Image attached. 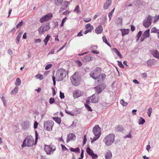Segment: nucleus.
Masks as SVG:
<instances>
[{"instance_id": "f257e3e1", "label": "nucleus", "mask_w": 159, "mask_h": 159, "mask_svg": "<svg viewBox=\"0 0 159 159\" xmlns=\"http://www.w3.org/2000/svg\"><path fill=\"white\" fill-rule=\"evenodd\" d=\"M66 70L63 68L59 69L56 72V78L57 81L62 80L66 76Z\"/></svg>"}, {"instance_id": "f03ea898", "label": "nucleus", "mask_w": 159, "mask_h": 159, "mask_svg": "<svg viewBox=\"0 0 159 159\" xmlns=\"http://www.w3.org/2000/svg\"><path fill=\"white\" fill-rule=\"evenodd\" d=\"M115 135L113 134H110L106 136L103 139L105 144L109 146L111 145L115 141Z\"/></svg>"}, {"instance_id": "7ed1b4c3", "label": "nucleus", "mask_w": 159, "mask_h": 159, "mask_svg": "<svg viewBox=\"0 0 159 159\" xmlns=\"http://www.w3.org/2000/svg\"><path fill=\"white\" fill-rule=\"evenodd\" d=\"M34 139L32 136H27L23 142L21 147L24 148L25 147H31L34 144Z\"/></svg>"}, {"instance_id": "20e7f679", "label": "nucleus", "mask_w": 159, "mask_h": 159, "mask_svg": "<svg viewBox=\"0 0 159 159\" xmlns=\"http://www.w3.org/2000/svg\"><path fill=\"white\" fill-rule=\"evenodd\" d=\"M70 80L72 84L75 86H78L80 83V77L78 72H75L74 74L70 77Z\"/></svg>"}, {"instance_id": "39448f33", "label": "nucleus", "mask_w": 159, "mask_h": 159, "mask_svg": "<svg viewBox=\"0 0 159 159\" xmlns=\"http://www.w3.org/2000/svg\"><path fill=\"white\" fill-rule=\"evenodd\" d=\"M50 29L49 23H47L42 25L38 29V31L39 34H44L46 31Z\"/></svg>"}, {"instance_id": "423d86ee", "label": "nucleus", "mask_w": 159, "mask_h": 159, "mask_svg": "<svg viewBox=\"0 0 159 159\" xmlns=\"http://www.w3.org/2000/svg\"><path fill=\"white\" fill-rule=\"evenodd\" d=\"M54 123L52 120H48L44 122V129L48 131H51L52 130V127Z\"/></svg>"}, {"instance_id": "0eeeda50", "label": "nucleus", "mask_w": 159, "mask_h": 159, "mask_svg": "<svg viewBox=\"0 0 159 159\" xmlns=\"http://www.w3.org/2000/svg\"><path fill=\"white\" fill-rule=\"evenodd\" d=\"M101 70L102 69L100 68H96L91 72L90 76L94 79H96L97 77L101 74Z\"/></svg>"}, {"instance_id": "6e6552de", "label": "nucleus", "mask_w": 159, "mask_h": 159, "mask_svg": "<svg viewBox=\"0 0 159 159\" xmlns=\"http://www.w3.org/2000/svg\"><path fill=\"white\" fill-rule=\"evenodd\" d=\"M56 147L52 145H45L44 150L47 154L50 155L52 154L56 150Z\"/></svg>"}, {"instance_id": "1a4fd4ad", "label": "nucleus", "mask_w": 159, "mask_h": 159, "mask_svg": "<svg viewBox=\"0 0 159 159\" xmlns=\"http://www.w3.org/2000/svg\"><path fill=\"white\" fill-rule=\"evenodd\" d=\"M152 18L150 16H148L144 20L143 25L146 28H148L151 25Z\"/></svg>"}, {"instance_id": "9d476101", "label": "nucleus", "mask_w": 159, "mask_h": 159, "mask_svg": "<svg viewBox=\"0 0 159 159\" xmlns=\"http://www.w3.org/2000/svg\"><path fill=\"white\" fill-rule=\"evenodd\" d=\"M101 129L98 125H96L93 128V131L95 136L100 137L101 134Z\"/></svg>"}, {"instance_id": "9b49d317", "label": "nucleus", "mask_w": 159, "mask_h": 159, "mask_svg": "<svg viewBox=\"0 0 159 159\" xmlns=\"http://www.w3.org/2000/svg\"><path fill=\"white\" fill-rule=\"evenodd\" d=\"M52 16L51 13H49L41 18L39 21L41 23L44 22H46L50 20Z\"/></svg>"}, {"instance_id": "f8f14e48", "label": "nucleus", "mask_w": 159, "mask_h": 159, "mask_svg": "<svg viewBox=\"0 0 159 159\" xmlns=\"http://www.w3.org/2000/svg\"><path fill=\"white\" fill-rule=\"evenodd\" d=\"M86 152L89 155L92 157L93 159H96L98 158L97 155L94 153L93 151L89 147L86 148Z\"/></svg>"}, {"instance_id": "ddd939ff", "label": "nucleus", "mask_w": 159, "mask_h": 159, "mask_svg": "<svg viewBox=\"0 0 159 159\" xmlns=\"http://www.w3.org/2000/svg\"><path fill=\"white\" fill-rule=\"evenodd\" d=\"M105 86L103 84H101L94 88L96 93L99 94L105 88Z\"/></svg>"}, {"instance_id": "4468645a", "label": "nucleus", "mask_w": 159, "mask_h": 159, "mask_svg": "<svg viewBox=\"0 0 159 159\" xmlns=\"http://www.w3.org/2000/svg\"><path fill=\"white\" fill-rule=\"evenodd\" d=\"M150 36V30L148 29L146 30L142 35V36L140 39V41L142 42L144 39L146 38H148Z\"/></svg>"}, {"instance_id": "2eb2a0df", "label": "nucleus", "mask_w": 159, "mask_h": 159, "mask_svg": "<svg viewBox=\"0 0 159 159\" xmlns=\"http://www.w3.org/2000/svg\"><path fill=\"white\" fill-rule=\"evenodd\" d=\"M73 93L74 98H76L81 96L83 94V93L79 90L74 91Z\"/></svg>"}, {"instance_id": "dca6fc26", "label": "nucleus", "mask_w": 159, "mask_h": 159, "mask_svg": "<svg viewBox=\"0 0 159 159\" xmlns=\"http://www.w3.org/2000/svg\"><path fill=\"white\" fill-rule=\"evenodd\" d=\"M89 100H90L91 102L93 103H97L98 102L99 100L98 96V95L93 94L89 98Z\"/></svg>"}, {"instance_id": "f3484780", "label": "nucleus", "mask_w": 159, "mask_h": 159, "mask_svg": "<svg viewBox=\"0 0 159 159\" xmlns=\"http://www.w3.org/2000/svg\"><path fill=\"white\" fill-rule=\"evenodd\" d=\"M106 75L104 74H100L97 77L96 80L98 82L101 83L105 79Z\"/></svg>"}, {"instance_id": "a211bd4d", "label": "nucleus", "mask_w": 159, "mask_h": 159, "mask_svg": "<svg viewBox=\"0 0 159 159\" xmlns=\"http://www.w3.org/2000/svg\"><path fill=\"white\" fill-rule=\"evenodd\" d=\"M75 139L76 136L73 133H70L67 135L66 142L68 143L70 140H75Z\"/></svg>"}, {"instance_id": "6ab92c4d", "label": "nucleus", "mask_w": 159, "mask_h": 159, "mask_svg": "<svg viewBox=\"0 0 159 159\" xmlns=\"http://www.w3.org/2000/svg\"><path fill=\"white\" fill-rule=\"evenodd\" d=\"M106 159H111L112 157V154L110 150L107 151L105 154Z\"/></svg>"}, {"instance_id": "aec40b11", "label": "nucleus", "mask_w": 159, "mask_h": 159, "mask_svg": "<svg viewBox=\"0 0 159 159\" xmlns=\"http://www.w3.org/2000/svg\"><path fill=\"white\" fill-rule=\"evenodd\" d=\"M103 30V28L102 26L99 25L96 27L95 30V33L98 34L102 33Z\"/></svg>"}, {"instance_id": "412c9836", "label": "nucleus", "mask_w": 159, "mask_h": 159, "mask_svg": "<svg viewBox=\"0 0 159 159\" xmlns=\"http://www.w3.org/2000/svg\"><path fill=\"white\" fill-rule=\"evenodd\" d=\"M153 56L155 58L159 59V52L156 50H154L151 52Z\"/></svg>"}, {"instance_id": "4be33fe9", "label": "nucleus", "mask_w": 159, "mask_h": 159, "mask_svg": "<svg viewBox=\"0 0 159 159\" xmlns=\"http://www.w3.org/2000/svg\"><path fill=\"white\" fill-rule=\"evenodd\" d=\"M111 0H107L104 6V8L105 9H107L108 7L111 5Z\"/></svg>"}, {"instance_id": "5701e85b", "label": "nucleus", "mask_w": 159, "mask_h": 159, "mask_svg": "<svg viewBox=\"0 0 159 159\" xmlns=\"http://www.w3.org/2000/svg\"><path fill=\"white\" fill-rule=\"evenodd\" d=\"M85 29L88 30H90L92 31V30L93 29V26L91 25L90 24H88L85 25Z\"/></svg>"}, {"instance_id": "b1692460", "label": "nucleus", "mask_w": 159, "mask_h": 159, "mask_svg": "<svg viewBox=\"0 0 159 159\" xmlns=\"http://www.w3.org/2000/svg\"><path fill=\"white\" fill-rule=\"evenodd\" d=\"M23 34V32H20L18 34V36L16 37V43H17L18 44L19 43L20 40V38L21 37L22 35Z\"/></svg>"}, {"instance_id": "393cba45", "label": "nucleus", "mask_w": 159, "mask_h": 159, "mask_svg": "<svg viewBox=\"0 0 159 159\" xmlns=\"http://www.w3.org/2000/svg\"><path fill=\"white\" fill-rule=\"evenodd\" d=\"M50 37V36L48 34L47 35L46 37L44 39L43 42H44V44L46 45H47L48 42L49 40Z\"/></svg>"}, {"instance_id": "a878e982", "label": "nucleus", "mask_w": 159, "mask_h": 159, "mask_svg": "<svg viewBox=\"0 0 159 159\" xmlns=\"http://www.w3.org/2000/svg\"><path fill=\"white\" fill-rule=\"evenodd\" d=\"M92 60V57L89 56H87L84 58V61L85 62L89 61Z\"/></svg>"}, {"instance_id": "bb28decb", "label": "nucleus", "mask_w": 159, "mask_h": 159, "mask_svg": "<svg viewBox=\"0 0 159 159\" xmlns=\"http://www.w3.org/2000/svg\"><path fill=\"white\" fill-rule=\"evenodd\" d=\"M18 89L19 88L17 86L15 87L14 89L11 91V94H16L18 92Z\"/></svg>"}, {"instance_id": "cd10ccee", "label": "nucleus", "mask_w": 159, "mask_h": 159, "mask_svg": "<svg viewBox=\"0 0 159 159\" xmlns=\"http://www.w3.org/2000/svg\"><path fill=\"white\" fill-rule=\"evenodd\" d=\"M63 1V0H55L54 2L56 5L59 6L62 4Z\"/></svg>"}, {"instance_id": "c85d7f7f", "label": "nucleus", "mask_w": 159, "mask_h": 159, "mask_svg": "<svg viewBox=\"0 0 159 159\" xmlns=\"http://www.w3.org/2000/svg\"><path fill=\"white\" fill-rule=\"evenodd\" d=\"M70 151L75 152L76 153H79L80 152V149L79 148H77L76 149L70 148Z\"/></svg>"}, {"instance_id": "c756f323", "label": "nucleus", "mask_w": 159, "mask_h": 159, "mask_svg": "<svg viewBox=\"0 0 159 159\" xmlns=\"http://www.w3.org/2000/svg\"><path fill=\"white\" fill-rule=\"evenodd\" d=\"M121 31L122 36H123L124 35L128 34L129 32V29H122Z\"/></svg>"}, {"instance_id": "7c9ffc66", "label": "nucleus", "mask_w": 159, "mask_h": 159, "mask_svg": "<svg viewBox=\"0 0 159 159\" xmlns=\"http://www.w3.org/2000/svg\"><path fill=\"white\" fill-rule=\"evenodd\" d=\"M0 97L1 98L2 101H3V104L4 106H6L7 105V102H6V100L5 98V97L3 96V94H2L0 95Z\"/></svg>"}, {"instance_id": "2f4dec72", "label": "nucleus", "mask_w": 159, "mask_h": 159, "mask_svg": "<svg viewBox=\"0 0 159 159\" xmlns=\"http://www.w3.org/2000/svg\"><path fill=\"white\" fill-rule=\"evenodd\" d=\"M145 120L142 117H140L139 120V125H143L145 122Z\"/></svg>"}, {"instance_id": "473e14b6", "label": "nucleus", "mask_w": 159, "mask_h": 159, "mask_svg": "<svg viewBox=\"0 0 159 159\" xmlns=\"http://www.w3.org/2000/svg\"><path fill=\"white\" fill-rule=\"evenodd\" d=\"M52 118L58 124H60L61 123V119L60 118L56 117H53Z\"/></svg>"}, {"instance_id": "72a5a7b5", "label": "nucleus", "mask_w": 159, "mask_h": 159, "mask_svg": "<svg viewBox=\"0 0 159 159\" xmlns=\"http://www.w3.org/2000/svg\"><path fill=\"white\" fill-rule=\"evenodd\" d=\"M21 83V81L20 79L19 78H17L16 79V82L15 83V85H16L19 86L20 85Z\"/></svg>"}, {"instance_id": "f704fd0d", "label": "nucleus", "mask_w": 159, "mask_h": 159, "mask_svg": "<svg viewBox=\"0 0 159 159\" xmlns=\"http://www.w3.org/2000/svg\"><path fill=\"white\" fill-rule=\"evenodd\" d=\"M122 22V19L121 17L118 18L116 20V22L118 24H121Z\"/></svg>"}, {"instance_id": "c9c22d12", "label": "nucleus", "mask_w": 159, "mask_h": 159, "mask_svg": "<svg viewBox=\"0 0 159 159\" xmlns=\"http://www.w3.org/2000/svg\"><path fill=\"white\" fill-rule=\"evenodd\" d=\"M35 77L36 79H39L40 80H41L43 79V75L40 74H38L37 75L35 76Z\"/></svg>"}, {"instance_id": "e433bc0d", "label": "nucleus", "mask_w": 159, "mask_h": 159, "mask_svg": "<svg viewBox=\"0 0 159 159\" xmlns=\"http://www.w3.org/2000/svg\"><path fill=\"white\" fill-rule=\"evenodd\" d=\"M76 125V123L74 121H73L72 124L69 126V128H70L72 129L75 128Z\"/></svg>"}, {"instance_id": "4c0bfd02", "label": "nucleus", "mask_w": 159, "mask_h": 159, "mask_svg": "<svg viewBox=\"0 0 159 159\" xmlns=\"http://www.w3.org/2000/svg\"><path fill=\"white\" fill-rule=\"evenodd\" d=\"M74 11L76 12L77 13H79L80 12V7L79 6H76Z\"/></svg>"}, {"instance_id": "58836bf2", "label": "nucleus", "mask_w": 159, "mask_h": 159, "mask_svg": "<svg viewBox=\"0 0 159 159\" xmlns=\"http://www.w3.org/2000/svg\"><path fill=\"white\" fill-rule=\"evenodd\" d=\"M102 38L103 41V42L105 43L108 46H110L109 43L107 42V39H106V37H105V36H103Z\"/></svg>"}, {"instance_id": "ea45409f", "label": "nucleus", "mask_w": 159, "mask_h": 159, "mask_svg": "<svg viewBox=\"0 0 159 159\" xmlns=\"http://www.w3.org/2000/svg\"><path fill=\"white\" fill-rule=\"evenodd\" d=\"M120 103L124 107L126 106L127 105V103L125 102L123 99H121L120 101Z\"/></svg>"}, {"instance_id": "a19ab883", "label": "nucleus", "mask_w": 159, "mask_h": 159, "mask_svg": "<svg viewBox=\"0 0 159 159\" xmlns=\"http://www.w3.org/2000/svg\"><path fill=\"white\" fill-rule=\"evenodd\" d=\"M70 4V2L65 1L63 2L64 6L65 7H67Z\"/></svg>"}, {"instance_id": "79ce46f5", "label": "nucleus", "mask_w": 159, "mask_h": 159, "mask_svg": "<svg viewBox=\"0 0 159 159\" xmlns=\"http://www.w3.org/2000/svg\"><path fill=\"white\" fill-rule=\"evenodd\" d=\"M142 34V31H140L138 33V34H137V36H136V37L137 38V39L136 40V41H138V40H139V38L141 36V35Z\"/></svg>"}, {"instance_id": "37998d69", "label": "nucleus", "mask_w": 159, "mask_h": 159, "mask_svg": "<svg viewBox=\"0 0 159 159\" xmlns=\"http://www.w3.org/2000/svg\"><path fill=\"white\" fill-rule=\"evenodd\" d=\"M152 111V109L151 107H150L148 109V117H150Z\"/></svg>"}, {"instance_id": "c03bdc74", "label": "nucleus", "mask_w": 159, "mask_h": 159, "mask_svg": "<svg viewBox=\"0 0 159 159\" xmlns=\"http://www.w3.org/2000/svg\"><path fill=\"white\" fill-rule=\"evenodd\" d=\"M23 21H21L19 23H18L17 25H16V27L17 28H18L21 26H22L23 25Z\"/></svg>"}, {"instance_id": "a18cd8bd", "label": "nucleus", "mask_w": 159, "mask_h": 159, "mask_svg": "<svg viewBox=\"0 0 159 159\" xmlns=\"http://www.w3.org/2000/svg\"><path fill=\"white\" fill-rule=\"evenodd\" d=\"M85 106L86 109L88 111H92V109H91V107L88 104H85Z\"/></svg>"}, {"instance_id": "49530a36", "label": "nucleus", "mask_w": 159, "mask_h": 159, "mask_svg": "<svg viewBox=\"0 0 159 159\" xmlns=\"http://www.w3.org/2000/svg\"><path fill=\"white\" fill-rule=\"evenodd\" d=\"M52 66V65L51 64H49L46 65V67H45V69L46 70H48L51 68Z\"/></svg>"}, {"instance_id": "de8ad7c7", "label": "nucleus", "mask_w": 159, "mask_h": 159, "mask_svg": "<svg viewBox=\"0 0 159 159\" xmlns=\"http://www.w3.org/2000/svg\"><path fill=\"white\" fill-rule=\"evenodd\" d=\"M83 20L85 22H88L91 20V18H84L83 19Z\"/></svg>"}, {"instance_id": "09e8293b", "label": "nucleus", "mask_w": 159, "mask_h": 159, "mask_svg": "<svg viewBox=\"0 0 159 159\" xmlns=\"http://www.w3.org/2000/svg\"><path fill=\"white\" fill-rule=\"evenodd\" d=\"M118 66L121 68H123L124 67V66L122 64V62L120 61H118Z\"/></svg>"}, {"instance_id": "8fccbe9b", "label": "nucleus", "mask_w": 159, "mask_h": 159, "mask_svg": "<svg viewBox=\"0 0 159 159\" xmlns=\"http://www.w3.org/2000/svg\"><path fill=\"white\" fill-rule=\"evenodd\" d=\"M7 52L8 54L10 55H12L13 54V52L12 50L10 49H9L7 51Z\"/></svg>"}, {"instance_id": "3c124183", "label": "nucleus", "mask_w": 159, "mask_h": 159, "mask_svg": "<svg viewBox=\"0 0 159 159\" xmlns=\"http://www.w3.org/2000/svg\"><path fill=\"white\" fill-rule=\"evenodd\" d=\"M55 99L54 98H51L49 99V103L51 104H52L55 102Z\"/></svg>"}, {"instance_id": "603ef678", "label": "nucleus", "mask_w": 159, "mask_h": 159, "mask_svg": "<svg viewBox=\"0 0 159 159\" xmlns=\"http://www.w3.org/2000/svg\"><path fill=\"white\" fill-rule=\"evenodd\" d=\"M97 137H94L93 139L91 140V142L92 143H93L94 141L97 140L100 137L98 136H96Z\"/></svg>"}, {"instance_id": "864d4df0", "label": "nucleus", "mask_w": 159, "mask_h": 159, "mask_svg": "<svg viewBox=\"0 0 159 159\" xmlns=\"http://www.w3.org/2000/svg\"><path fill=\"white\" fill-rule=\"evenodd\" d=\"M154 22L155 23L159 19V15L156 16L155 17H154Z\"/></svg>"}, {"instance_id": "5fc2aeb1", "label": "nucleus", "mask_w": 159, "mask_h": 159, "mask_svg": "<svg viewBox=\"0 0 159 159\" xmlns=\"http://www.w3.org/2000/svg\"><path fill=\"white\" fill-rule=\"evenodd\" d=\"M60 97L61 99L63 98H64V93H62L61 91H60Z\"/></svg>"}, {"instance_id": "6e6d98bb", "label": "nucleus", "mask_w": 159, "mask_h": 159, "mask_svg": "<svg viewBox=\"0 0 159 159\" xmlns=\"http://www.w3.org/2000/svg\"><path fill=\"white\" fill-rule=\"evenodd\" d=\"M42 41V40L40 39H35L34 43H40Z\"/></svg>"}, {"instance_id": "4d7b16f0", "label": "nucleus", "mask_w": 159, "mask_h": 159, "mask_svg": "<svg viewBox=\"0 0 159 159\" xmlns=\"http://www.w3.org/2000/svg\"><path fill=\"white\" fill-rule=\"evenodd\" d=\"M35 141L36 142H37L38 139V133L37 131H35Z\"/></svg>"}, {"instance_id": "13d9d810", "label": "nucleus", "mask_w": 159, "mask_h": 159, "mask_svg": "<svg viewBox=\"0 0 159 159\" xmlns=\"http://www.w3.org/2000/svg\"><path fill=\"white\" fill-rule=\"evenodd\" d=\"M61 146L62 150H64V151H66L68 150V149L63 145L61 144Z\"/></svg>"}, {"instance_id": "bf43d9fd", "label": "nucleus", "mask_w": 159, "mask_h": 159, "mask_svg": "<svg viewBox=\"0 0 159 159\" xmlns=\"http://www.w3.org/2000/svg\"><path fill=\"white\" fill-rule=\"evenodd\" d=\"M66 43L64 45H63L61 48H60L57 51V52H58L60 51H61V50H62L63 48H64L65 46H66Z\"/></svg>"}, {"instance_id": "052dcab7", "label": "nucleus", "mask_w": 159, "mask_h": 159, "mask_svg": "<svg viewBox=\"0 0 159 159\" xmlns=\"http://www.w3.org/2000/svg\"><path fill=\"white\" fill-rule=\"evenodd\" d=\"M54 52V49H52L48 53V55L53 54Z\"/></svg>"}, {"instance_id": "680f3d73", "label": "nucleus", "mask_w": 159, "mask_h": 159, "mask_svg": "<svg viewBox=\"0 0 159 159\" xmlns=\"http://www.w3.org/2000/svg\"><path fill=\"white\" fill-rule=\"evenodd\" d=\"M87 139H86V135H85L84 136V139L83 141V144H84L87 141Z\"/></svg>"}, {"instance_id": "e2e57ef3", "label": "nucleus", "mask_w": 159, "mask_h": 159, "mask_svg": "<svg viewBox=\"0 0 159 159\" xmlns=\"http://www.w3.org/2000/svg\"><path fill=\"white\" fill-rule=\"evenodd\" d=\"M70 12L68 11H65V12H63V14H62V15H68L70 13Z\"/></svg>"}, {"instance_id": "0e129e2a", "label": "nucleus", "mask_w": 159, "mask_h": 159, "mask_svg": "<svg viewBox=\"0 0 159 159\" xmlns=\"http://www.w3.org/2000/svg\"><path fill=\"white\" fill-rule=\"evenodd\" d=\"M38 125V123L36 121H35L34 122V127L35 129H36L37 128Z\"/></svg>"}, {"instance_id": "69168bd1", "label": "nucleus", "mask_w": 159, "mask_h": 159, "mask_svg": "<svg viewBox=\"0 0 159 159\" xmlns=\"http://www.w3.org/2000/svg\"><path fill=\"white\" fill-rule=\"evenodd\" d=\"M157 30L155 28L153 27L151 29V33L156 32Z\"/></svg>"}, {"instance_id": "338daca9", "label": "nucleus", "mask_w": 159, "mask_h": 159, "mask_svg": "<svg viewBox=\"0 0 159 159\" xmlns=\"http://www.w3.org/2000/svg\"><path fill=\"white\" fill-rule=\"evenodd\" d=\"M80 157L81 159L83 158L84 157V150L83 149L81 150Z\"/></svg>"}, {"instance_id": "774afa93", "label": "nucleus", "mask_w": 159, "mask_h": 159, "mask_svg": "<svg viewBox=\"0 0 159 159\" xmlns=\"http://www.w3.org/2000/svg\"><path fill=\"white\" fill-rule=\"evenodd\" d=\"M142 76L144 78H146L147 76V74L146 73H145L142 74Z\"/></svg>"}]
</instances>
